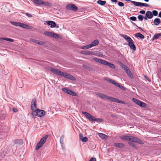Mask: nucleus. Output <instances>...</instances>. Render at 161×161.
<instances>
[{
    "label": "nucleus",
    "mask_w": 161,
    "mask_h": 161,
    "mask_svg": "<svg viewBox=\"0 0 161 161\" xmlns=\"http://www.w3.org/2000/svg\"><path fill=\"white\" fill-rule=\"evenodd\" d=\"M106 80L108 82L116 86L117 84L114 80L111 79L109 78H107Z\"/></svg>",
    "instance_id": "412c9836"
},
{
    "label": "nucleus",
    "mask_w": 161,
    "mask_h": 161,
    "mask_svg": "<svg viewBox=\"0 0 161 161\" xmlns=\"http://www.w3.org/2000/svg\"><path fill=\"white\" fill-rule=\"evenodd\" d=\"M89 161H96V160L95 158H92L89 160Z\"/></svg>",
    "instance_id": "4d7b16f0"
},
{
    "label": "nucleus",
    "mask_w": 161,
    "mask_h": 161,
    "mask_svg": "<svg viewBox=\"0 0 161 161\" xmlns=\"http://www.w3.org/2000/svg\"><path fill=\"white\" fill-rule=\"evenodd\" d=\"M126 73L127 74L132 78H133V76L130 70L128 69L127 70L125 71Z\"/></svg>",
    "instance_id": "cd10ccee"
},
{
    "label": "nucleus",
    "mask_w": 161,
    "mask_h": 161,
    "mask_svg": "<svg viewBox=\"0 0 161 161\" xmlns=\"http://www.w3.org/2000/svg\"><path fill=\"white\" fill-rule=\"evenodd\" d=\"M53 34V32L50 31H46L44 32V34L45 35L47 36H50L51 37H52Z\"/></svg>",
    "instance_id": "a878e982"
},
{
    "label": "nucleus",
    "mask_w": 161,
    "mask_h": 161,
    "mask_svg": "<svg viewBox=\"0 0 161 161\" xmlns=\"http://www.w3.org/2000/svg\"><path fill=\"white\" fill-rule=\"evenodd\" d=\"M96 95L99 97L104 100H108L112 102L113 97L108 96L107 95L102 93L96 92Z\"/></svg>",
    "instance_id": "7ed1b4c3"
},
{
    "label": "nucleus",
    "mask_w": 161,
    "mask_h": 161,
    "mask_svg": "<svg viewBox=\"0 0 161 161\" xmlns=\"http://www.w3.org/2000/svg\"><path fill=\"white\" fill-rule=\"evenodd\" d=\"M152 14H153V16H156L158 14V12L157 11L155 10H154L152 11Z\"/></svg>",
    "instance_id": "a19ab883"
},
{
    "label": "nucleus",
    "mask_w": 161,
    "mask_h": 161,
    "mask_svg": "<svg viewBox=\"0 0 161 161\" xmlns=\"http://www.w3.org/2000/svg\"><path fill=\"white\" fill-rule=\"evenodd\" d=\"M47 137L48 136L47 135H46L40 139V141L37 143L36 147V150L39 149L40 148L43 146L46 142Z\"/></svg>",
    "instance_id": "f03ea898"
},
{
    "label": "nucleus",
    "mask_w": 161,
    "mask_h": 161,
    "mask_svg": "<svg viewBox=\"0 0 161 161\" xmlns=\"http://www.w3.org/2000/svg\"><path fill=\"white\" fill-rule=\"evenodd\" d=\"M130 136H120L119 138L121 140L127 141H130Z\"/></svg>",
    "instance_id": "dca6fc26"
},
{
    "label": "nucleus",
    "mask_w": 161,
    "mask_h": 161,
    "mask_svg": "<svg viewBox=\"0 0 161 161\" xmlns=\"http://www.w3.org/2000/svg\"><path fill=\"white\" fill-rule=\"evenodd\" d=\"M41 5L42 4L48 6H50L51 5V4L47 2H43L42 0H41Z\"/></svg>",
    "instance_id": "393cba45"
},
{
    "label": "nucleus",
    "mask_w": 161,
    "mask_h": 161,
    "mask_svg": "<svg viewBox=\"0 0 161 161\" xmlns=\"http://www.w3.org/2000/svg\"><path fill=\"white\" fill-rule=\"evenodd\" d=\"M98 135L100 138L103 139H105L106 136V135L103 133H99L98 134Z\"/></svg>",
    "instance_id": "72a5a7b5"
},
{
    "label": "nucleus",
    "mask_w": 161,
    "mask_h": 161,
    "mask_svg": "<svg viewBox=\"0 0 161 161\" xmlns=\"http://www.w3.org/2000/svg\"><path fill=\"white\" fill-rule=\"evenodd\" d=\"M11 23L13 25L18 26H19L20 22L11 21Z\"/></svg>",
    "instance_id": "7c9ffc66"
},
{
    "label": "nucleus",
    "mask_w": 161,
    "mask_h": 161,
    "mask_svg": "<svg viewBox=\"0 0 161 161\" xmlns=\"http://www.w3.org/2000/svg\"><path fill=\"white\" fill-rule=\"evenodd\" d=\"M33 2L36 4L41 5V0H32Z\"/></svg>",
    "instance_id": "473e14b6"
},
{
    "label": "nucleus",
    "mask_w": 161,
    "mask_h": 161,
    "mask_svg": "<svg viewBox=\"0 0 161 161\" xmlns=\"http://www.w3.org/2000/svg\"><path fill=\"white\" fill-rule=\"evenodd\" d=\"M61 75V76H64L66 78L72 80H76L75 77L67 73L62 72Z\"/></svg>",
    "instance_id": "423d86ee"
},
{
    "label": "nucleus",
    "mask_w": 161,
    "mask_h": 161,
    "mask_svg": "<svg viewBox=\"0 0 161 161\" xmlns=\"http://www.w3.org/2000/svg\"><path fill=\"white\" fill-rule=\"evenodd\" d=\"M79 136L80 139L81 140V139L82 138V137H83V135L82 134H80Z\"/></svg>",
    "instance_id": "bf43d9fd"
},
{
    "label": "nucleus",
    "mask_w": 161,
    "mask_h": 161,
    "mask_svg": "<svg viewBox=\"0 0 161 161\" xmlns=\"http://www.w3.org/2000/svg\"><path fill=\"white\" fill-rule=\"evenodd\" d=\"M128 143L131 147L134 148L136 149H137L138 148L137 147V146L135 145V144H134L133 143L128 142Z\"/></svg>",
    "instance_id": "c756f323"
},
{
    "label": "nucleus",
    "mask_w": 161,
    "mask_h": 161,
    "mask_svg": "<svg viewBox=\"0 0 161 161\" xmlns=\"http://www.w3.org/2000/svg\"><path fill=\"white\" fill-rule=\"evenodd\" d=\"M13 111L14 112H16L17 111V109L15 108H13Z\"/></svg>",
    "instance_id": "0e129e2a"
},
{
    "label": "nucleus",
    "mask_w": 161,
    "mask_h": 161,
    "mask_svg": "<svg viewBox=\"0 0 161 161\" xmlns=\"http://www.w3.org/2000/svg\"><path fill=\"white\" fill-rule=\"evenodd\" d=\"M50 71L53 73L61 76L62 72L60 70L54 68H52L50 69Z\"/></svg>",
    "instance_id": "f8f14e48"
},
{
    "label": "nucleus",
    "mask_w": 161,
    "mask_h": 161,
    "mask_svg": "<svg viewBox=\"0 0 161 161\" xmlns=\"http://www.w3.org/2000/svg\"><path fill=\"white\" fill-rule=\"evenodd\" d=\"M128 42V45L130 48L133 50L135 51L136 50V47L134 44V42L131 39L130 41Z\"/></svg>",
    "instance_id": "ddd939ff"
},
{
    "label": "nucleus",
    "mask_w": 161,
    "mask_h": 161,
    "mask_svg": "<svg viewBox=\"0 0 161 161\" xmlns=\"http://www.w3.org/2000/svg\"><path fill=\"white\" fill-rule=\"evenodd\" d=\"M88 119L90 121H93L94 117L91 115Z\"/></svg>",
    "instance_id": "a18cd8bd"
},
{
    "label": "nucleus",
    "mask_w": 161,
    "mask_h": 161,
    "mask_svg": "<svg viewBox=\"0 0 161 161\" xmlns=\"http://www.w3.org/2000/svg\"><path fill=\"white\" fill-rule=\"evenodd\" d=\"M52 37L55 39H58L59 37V36L58 34L53 32Z\"/></svg>",
    "instance_id": "c9c22d12"
},
{
    "label": "nucleus",
    "mask_w": 161,
    "mask_h": 161,
    "mask_svg": "<svg viewBox=\"0 0 161 161\" xmlns=\"http://www.w3.org/2000/svg\"><path fill=\"white\" fill-rule=\"evenodd\" d=\"M39 44V45H45L46 44L45 43L42 41H39L38 40L37 41V43Z\"/></svg>",
    "instance_id": "79ce46f5"
},
{
    "label": "nucleus",
    "mask_w": 161,
    "mask_h": 161,
    "mask_svg": "<svg viewBox=\"0 0 161 161\" xmlns=\"http://www.w3.org/2000/svg\"><path fill=\"white\" fill-rule=\"evenodd\" d=\"M144 77L146 79H147L148 81H150L151 80H150V78H149V77L147 75H145L144 76Z\"/></svg>",
    "instance_id": "5fc2aeb1"
},
{
    "label": "nucleus",
    "mask_w": 161,
    "mask_h": 161,
    "mask_svg": "<svg viewBox=\"0 0 161 161\" xmlns=\"http://www.w3.org/2000/svg\"><path fill=\"white\" fill-rule=\"evenodd\" d=\"M144 1L146 2H148L149 0H144Z\"/></svg>",
    "instance_id": "774afa93"
},
{
    "label": "nucleus",
    "mask_w": 161,
    "mask_h": 161,
    "mask_svg": "<svg viewBox=\"0 0 161 161\" xmlns=\"http://www.w3.org/2000/svg\"><path fill=\"white\" fill-rule=\"evenodd\" d=\"M118 5L120 6H124V4L122 2H118Z\"/></svg>",
    "instance_id": "8fccbe9b"
},
{
    "label": "nucleus",
    "mask_w": 161,
    "mask_h": 161,
    "mask_svg": "<svg viewBox=\"0 0 161 161\" xmlns=\"http://www.w3.org/2000/svg\"><path fill=\"white\" fill-rule=\"evenodd\" d=\"M81 140L83 142H86L88 140L87 138L86 137H82Z\"/></svg>",
    "instance_id": "37998d69"
},
{
    "label": "nucleus",
    "mask_w": 161,
    "mask_h": 161,
    "mask_svg": "<svg viewBox=\"0 0 161 161\" xmlns=\"http://www.w3.org/2000/svg\"><path fill=\"white\" fill-rule=\"evenodd\" d=\"M159 37V36L158 35V34H155L153 36V39H157Z\"/></svg>",
    "instance_id": "49530a36"
},
{
    "label": "nucleus",
    "mask_w": 161,
    "mask_h": 161,
    "mask_svg": "<svg viewBox=\"0 0 161 161\" xmlns=\"http://www.w3.org/2000/svg\"><path fill=\"white\" fill-rule=\"evenodd\" d=\"M114 145L116 147L119 148H123L125 146L124 144L122 143H114Z\"/></svg>",
    "instance_id": "a211bd4d"
},
{
    "label": "nucleus",
    "mask_w": 161,
    "mask_h": 161,
    "mask_svg": "<svg viewBox=\"0 0 161 161\" xmlns=\"http://www.w3.org/2000/svg\"><path fill=\"white\" fill-rule=\"evenodd\" d=\"M19 141H20V142H22V140H17L16 141H14V143L15 144H17L18 143V142H19Z\"/></svg>",
    "instance_id": "603ef678"
},
{
    "label": "nucleus",
    "mask_w": 161,
    "mask_h": 161,
    "mask_svg": "<svg viewBox=\"0 0 161 161\" xmlns=\"http://www.w3.org/2000/svg\"><path fill=\"white\" fill-rule=\"evenodd\" d=\"M83 114H84L85 116L88 119L91 114H90L87 112H83Z\"/></svg>",
    "instance_id": "ea45409f"
},
{
    "label": "nucleus",
    "mask_w": 161,
    "mask_h": 161,
    "mask_svg": "<svg viewBox=\"0 0 161 161\" xmlns=\"http://www.w3.org/2000/svg\"><path fill=\"white\" fill-rule=\"evenodd\" d=\"M91 48V47L90 44H89L87 45L82 47H81V48L83 49H88Z\"/></svg>",
    "instance_id": "4c0bfd02"
},
{
    "label": "nucleus",
    "mask_w": 161,
    "mask_h": 161,
    "mask_svg": "<svg viewBox=\"0 0 161 161\" xmlns=\"http://www.w3.org/2000/svg\"><path fill=\"white\" fill-rule=\"evenodd\" d=\"M147 16H145V17L144 18V19H145V20H147Z\"/></svg>",
    "instance_id": "69168bd1"
},
{
    "label": "nucleus",
    "mask_w": 161,
    "mask_h": 161,
    "mask_svg": "<svg viewBox=\"0 0 161 161\" xmlns=\"http://www.w3.org/2000/svg\"><path fill=\"white\" fill-rule=\"evenodd\" d=\"M99 41L97 40H96L92 42L91 44H90L91 47L95 46L98 44Z\"/></svg>",
    "instance_id": "aec40b11"
},
{
    "label": "nucleus",
    "mask_w": 161,
    "mask_h": 161,
    "mask_svg": "<svg viewBox=\"0 0 161 161\" xmlns=\"http://www.w3.org/2000/svg\"><path fill=\"white\" fill-rule=\"evenodd\" d=\"M83 67L86 68V69H88V67L86 65H83Z\"/></svg>",
    "instance_id": "052dcab7"
},
{
    "label": "nucleus",
    "mask_w": 161,
    "mask_h": 161,
    "mask_svg": "<svg viewBox=\"0 0 161 161\" xmlns=\"http://www.w3.org/2000/svg\"><path fill=\"white\" fill-rule=\"evenodd\" d=\"M64 136L63 135L61 136L60 139V142L61 144H63L64 143Z\"/></svg>",
    "instance_id": "58836bf2"
},
{
    "label": "nucleus",
    "mask_w": 161,
    "mask_h": 161,
    "mask_svg": "<svg viewBox=\"0 0 161 161\" xmlns=\"http://www.w3.org/2000/svg\"><path fill=\"white\" fill-rule=\"evenodd\" d=\"M36 99H33L31 103V108L32 111V112L36 111L37 110H38L36 107Z\"/></svg>",
    "instance_id": "6e6552de"
},
{
    "label": "nucleus",
    "mask_w": 161,
    "mask_h": 161,
    "mask_svg": "<svg viewBox=\"0 0 161 161\" xmlns=\"http://www.w3.org/2000/svg\"><path fill=\"white\" fill-rule=\"evenodd\" d=\"M131 3L139 7H148L149 6L147 3H143L140 2H138L132 1Z\"/></svg>",
    "instance_id": "1a4fd4ad"
},
{
    "label": "nucleus",
    "mask_w": 161,
    "mask_h": 161,
    "mask_svg": "<svg viewBox=\"0 0 161 161\" xmlns=\"http://www.w3.org/2000/svg\"><path fill=\"white\" fill-rule=\"evenodd\" d=\"M19 26H20V27L22 28L27 29H32V26H29L28 25H26L25 24L20 22V23Z\"/></svg>",
    "instance_id": "2eb2a0df"
},
{
    "label": "nucleus",
    "mask_w": 161,
    "mask_h": 161,
    "mask_svg": "<svg viewBox=\"0 0 161 161\" xmlns=\"http://www.w3.org/2000/svg\"><path fill=\"white\" fill-rule=\"evenodd\" d=\"M97 2L98 4L102 5H104L106 3V1H103L101 0H99L97 1Z\"/></svg>",
    "instance_id": "c85d7f7f"
},
{
    "label": "nucleus",
    "mask_w": 161,
    "mask_h": 161,
    "mask_svg": "<svg viewBox=\"0 0 161 161\" xmlns=\"http://www.w3.org/2000/svg\"><path fill=\"white\" fill-rule=\"evenodd\" d=\"M116 86L119 87L120 89L123 90H125V88L123 86L120 85L119 83H117Z\"/></svg>",
    "instance_id": "f704fd0d"
},
{
    "label": "nucleus",
    "mask_w": 161,
    "mask_h": 161,
    "mask_svg": "<svg viewBox=\"0 0 161 161\" xmlns=\"http://www.w3.org/2000/svg\"><path fill=\"white\" fill-rule=\"evenodd\" d=\"M45 111L43 110L38 109L36 111L32 112V114L33 116H37L38 117H41L44 116L45 114Z\"/></svg>",
    "instance_id": "20e7f679"
},
{
    "label": "nucleus",
    "mask_w": 161,
    "mask_h": 161,
    "mask_svg": "<svg viewBox=\"0 0 161 161\" xmlns=\"http://www.w3.org/2000/svg\"><path fill=\"white\" fill-rule=\"evenodd\" d=\"M145 16L149 19H152L153 17L152 13L150 11H147L145 14Z\"/></svg>",
    "instance_id": "f3484780"
},
{
    "label": "nucleus",
    "mask_w": 161,
    "mask_h": 161,
    "mask_svg": "<svg viewBox=\"0 0 161 161\" xmlns=\"http://www.w3.org/2000/svg\"><path fill=\"white\" fill-rule=\"evenodd\" d=\"M111 1L112 2L116 3L117 2V0H111Z\"/></svg>",
    "instance_id": "680f3d73"
},
{
    "label": "nucleus",
    "mask_w": 161,
    "mask_h": 161,
    "mask_svg": "<svg viewBox=\"0 0 161 161\" xmlns=\"http://www.w3.org/2000/svg\"><path fill=\"white\" fill-rule=\"evenodd\" d=\"M158 35L159 36H161V33H158Z\"/></svg>",
    "instance_id": "338daca9"
},
{
    "label": "nucleus",
    "mask_w": 161,
    "mask_h": 161,
    "mask_svg": "<svg viewBox=\"0 0 161 161\" xmlns=\"http://www.w3.org/2000/svg\"><path fill=\"white\" fill-rule=\"evenodd\" d=\"M138 19L142 21L143 19V17L142 15H139L137 17Z\"/></svg>",
    "instance_id": "c03bdc74"
},
{
    "label": "nucleus",
    "mask_w": 161,
    "mask_h": 161,
    "mask_svg": "<svg viewBox=\"0 0 161 161\" xmlns=\"http://www.w3.org/2000/svg\"><path fill=\"white\" fill-rule=\"evenodd\" d=\"M66 8L68 10H71L74 11H77L78 8L75 4H69L66 7Z\"/></svg>",
    "instance_id": "9d476101"
},
{
    "label": "nucleus",
    "mask_w": 161,
    "mask_h": 161,
    "mask_svg": "<svg viewBox=\"0 0 161 161\" xmlns=\"http://www.w3.org/2000/svg\"><path fill=\"white\" fill-rule=\"evenodd\" d=\"M135 36L137 37H140L141 39H143L144 37V36L140 33H138L135 34Z\"/></svg>",
    "instance_id": "bb28decb"
},
{
    "label": "nucleus",
    "mask_w": 161,
    "mask_h": 161,
    "mask_svg": "<svg viewBox=\"0 0 161 161\" xmlns=\"http://www.w3.org/2000/svg\"><path fill=\"white\" fill-rule=\"evenodd\" d=\"M93 59L95 61L99 63H100L104 65H108L111 68L113 69H114L115 68V66L114 64L108 62L106 60L96 58H93Z\"/></svg>",
    "instance_id": "f257e3e1"
},
{
    "label": "nucleus",
    "mask_w": 161,
    "mask_h": 161,
    "mask_svg": "<svg viewBox=\"0 0 161 161\" xmlns=\"http://www.w3.org/2000/svg\"><path fill=\"white\" fill-rule=\"evenodd\" d=\"M153 23L155 25L157 26L161 23V21L159 18H157L154 19Z\"/></svg>",
    "instance_id": "6ab92c4d"
},
{
    "label": "nucleus",
    "mask_w": 161,
    "mask_h": 161,
    "mask_svg": "<svg viewBox=\"0 0 161 161\" xmlns=\"http://www.w3.org/2000/svg\"><path fill=\"white\" fill-rule=\"evenodd\" d=\"M81 53L85 55H91L92 54V51H83L81 52Z\"/></svg>",
    "instance_id": "b1692460"
},
{
    "label": "nucleus",
    "mask_w": 161,
    "mask_h": 161,
    "mask_svg": "<svg viewBox=\"0 0 161 161\" xmlns=\"http://www.w3.org/2000/svg\"><path fill=\"white\" fill-rule=\"evenodd\" d=\"M2 39H3L8 41L13 42H14V40L12 39L7 38H2Z\"/></svg>",
    "instance_id": "2f4dec72"
},
{
    "label": "nucleus",
    "mask_w": 161,
    "mask_h": 161,
    "mask_svg": "<svg viewBox=\"0 0 161 161\" xmlns=\"http://www.w3.org/2000/svg\"><path fill=\"white\" fill-rule=\"evenodd\" d=\"M158 16L160 18H161V11H160L159 13Z\"/></svg>",
    "instance_id": "e2e57ef3"
},
{
    "label": "nucleus",
    "mask_w": 161,
    "mask_h": 161,
    "mask_svg": "<svg viewBox=\"0 0 161 161\" xmlns=\"http://www.w3.org/2000/svg\"><path fill=\"white\" fill-rule=\"evenodd\" d=\"M25 14L29 17H31L32 16L31 14H29L26 13Z\"/></svg>",
    "instance_id": "6e6d98bb"
},
{
    "label": "nucleus",
    "mask_w": 161,
    "mask_h": 161,
    "mask_svg": "<svg viewBox=\"0 0 161 161\" xmlns=\"http://www.w3.org/2000/svg\"><path fill=\"white\" fill-rule=\"evenodd\" d=\"M130 139L129 141L130 142L138 143L141 144H144V142L142 141L136 137L130 136Z\"/></svg>",
    "instance_id": "39448f33"
},
{
    "label": "nucleus",
    "mask_w": 161,
    "mask_h": 161,
    "mask_svg": "<svg viewBox=\"0 0 161 161\" xmlns=\"http://www.w3.org/2000/svg\"><path fill=\"white\" fill-rule=\"evenodd\" d=\"M102 119H94V120H93V121H97L98 122H100V121L101 120H102Z\"/></svg>",
    "instance_id": "3c124183"
},
{
    "label": "nucleus",
    "mask_w": 161,
    "mask_h": 161,
    "mask_svg": "<svg viewBox=\"0 0 161 161\" xmlns=\"http://www.w3.org/2000/svg\"><path fill=\"white\" fill-rule=\"evenodd\" d=\"M112 102H116V103H119L123 104L125 103V102L124 101L121 100H119L114 97H113V98L112 100Z\"/></svg>",
    "instance_id": "4be33fe9"
},
{
    "label": "nucleus",
    "mask_w": 161,
    "mask_h": 161,
    "mask_svg": "<svg viewBox=\"0 0 161 161\" xmlns=\"http://www.w3.org/2000/svg\"><path fill=\"white\" fill-rule=\"evenodd\" d=\"M145 11L144 10H142L140 11L139 12V13L142 14H145Z\"/></svg>",
    "instance_id": "13d9d810"
},
{
    "label": "nucleus",
    "mask_w": 161,
    "mask_h": 161,
    "mask_svg": "<svg viewBox=\"0 0 161 161\" xmlns=\"http://www.w3.org/2000/svg\"><path fill=\"white\" fill-rule=\"evenodd\" d=\"M121 36L123 37L126 40L127 42L130 41V40L131 39L129 36L125 35L122 34L121 35Z\"/></svg>",
    "instance_id": "5701e85b"
},
{
    "label": "nucleus",
    "mask_w": 161,
    "mask_h": 161,
    "mask_svg": "<svg viewBox=\"0 0 161 161\" xmlns=\"http://www.w3.org/2000/svg\"><path fill=\"white\" fill-rule=\"evenodd\" d=\"M47 24L48 25H50V28L55 27L56 26V23L52 21H46Z\"/></svg>",
    "instance_id": "4468645a"
},
{
    "label": "nucleus",
    "mask_w": 161,
    "mask_h": 161,
    "mask_svg": "<svg viewBox=\"0 0 161 161\" xmlns=\"http://www.w3.org/2000/svg\"><path fill=\"white\" fill-rule=\"evenodd\" d=\"M30 41L32 42L35 43L36 44L37 43V40H35L34 39H30Z\"/></svg>",
    "instance_id": "de8ad7c7"
},
{
    "label": "nucleus",
    "mask_w": 161,
    "mask_h": 161,
    "mask_svg": "<svg viewBox=\"0 0 161 161\" xmlns=\"http://www.w3.org/2000/svg\"><path fill=\"white\" fill-rule=\"evenodd\" d=\"M120 66L121 68L123 69L125 71L128 69L127 67L123 64H121Z\"/></svg>",
    "instance_id": "e433bc0d"
},
{
    "label": "nucleus",
    "mask_w": 161,
    "mask_h": 161,
    "mask_svg": "<svg viewBox=\"0 0 161 161\" xmlns=\"http://www.w3.org/2000/svg\"><path fill=\"white\" fill-rule=\"evenodd\" d=\"M97 56L100 57H102L103 56V55L102 53H99L97 54Z\"/></svg>",
    "instance_id": "864d4df0"
},
{
    "label": "nucleus",
    "mask_w": 161,
    "mask_h": 161,
    "mask_svg": "<svg viewBox=\"0 0 161 161\" xmlns=\"http://www.w3.org/2000/svg\"><path fill=\"white\" fill-rule=\"evenodd\" d=\"M130 20H131L132 21H135L136 19V18L135 17L132 16V17H130Z\"/></svg>",
    "instance_id": "09e8293b"
},
{
    "label": "nucleus",
    "mask_w": 161,
    "mask_h": 161,
    "mask_svg": "<svg viewBox=\"0 0 161 161\" xmlns=\"http://www.w3.org/2000/svg\"><path fill=\"white\" fill-rule=\"evenodd\" d=\"M62 90L64 92L67 93L72 96H76L77 94L75 92L67 89L66 88H62Z\"/></svg>",
    "instance_id": "9b49d317"
},
{
    "label": "nucleus",
    "mask_w": 161,
    "mask_h": 161,
    "mask_svg": "<svg viewBox=\"0 0 161 161\" xmlns=\"http://www.w3.org/2000/svg\"><path fill=\"white\" fill-rule=\"evenodd\" d=\"M133 101L138 105L142 107H145L146 106V104L145 103L142 102L140 100L135 98L132 99Z\"/></svg>",
    "instance_id": "0eeeda50"
}]
</instances>
